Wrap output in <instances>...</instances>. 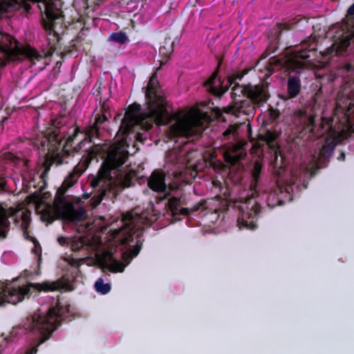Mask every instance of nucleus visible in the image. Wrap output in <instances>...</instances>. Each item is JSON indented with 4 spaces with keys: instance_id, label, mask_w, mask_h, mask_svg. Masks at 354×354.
<instances>
[{
    "instance_id": "nucleus-16",
    "label": "nucleus",
    "mask_w": 354,
    "mask_h": 354,
    "mask_svg": "<svg viewBox=\"0 0 354 354\" xmlns=\"http://www.w3.org/2000/svg\"><path fill=\"white\" fill-rule=\"evenodd\" d=\"M149 187L156 192H165L167 189L165 174L163 171L155 170L148 180Z\"/></svg>"
},
{
    "instance_id": "nucleus-34",
    "label": "nucleus",
    "mask_w": 354,
    "mask_h": 354,
    "mask_svg": "<svg viewBox=\"0 0 354 354\" xmlns=\"http://www.w3.org/2000/svg\"><path fill=\"white\" fill-rule=\"evenodd\" d=\"M57 241L60 245H64L66 243V238L64 236H59L57 239Z\"/></svg>"
},
{
    "instance_id": "nucleus-22",
    "label": "nucleus",
    "mask_w": 354,
    "mask_h": 354,
    "mask_svg": "<svg viewBox=\"0 0 354 354\" xmlns=\"http://www.w3.org/2000/svg\"><path fill=\"white\" fill-rule=\"evenodd\" d=\"M266 203L268 207L273 208L277 205H282L284 201L281 199L276 193H270L266 198Z\"/></svg>"
},
{
    "instance_id": "nucleus-20",
    "label": "nucleus",
    "mask_w": 354,
    "mask_h": 354,
    "mask_svg": "<svg viewBox=\"0 0 354 354\" xmlns=\"http://www.w3.org/2000/svg\"><path fill=\"white\" fill-rule=\"evenodd\" d=\"M109 260L111 261V263H109L106 261L103 262V266L107 268L111 272H122L124 269V266L118 260L115 259L113 257V254L111 253H109Z\"/></svg>"
},
{
    "instance_id": "nucleus-14",
    "label": "nucleus",
    "mask_w": 354,
    "mask_h": 354,
    "mask_svg": "<svg viewBox=\"0 0 354 354\" xmlns=\"http://www.w3.org/2000/svg\"><path fill=\"white\" fill-rule=\"evenodd\" d=\"M134 239H136V241L133 248L130 250L131 258H134L138 254L142 248L143 242L142 232L135 227H131L126 232L122 239V243L128 245L133 242Z\"/></svg>"
},
{
    "instance_id": "nucleus-26",
    "label": "nucleus",
    "mask_w": 354,
    "mask_h": 354,
    "mask_svg": "<svg viewBox=\"0 0 354 354\" xmlns=\"http://www.w3.org/2000/svg\"><path fill=\"white\" fill-rule=\"evenodd\" d=\"M51 207H47L42 212L41 218L44 221L52 223L55 220V213L51 210Z\"/></svg>"
},
{
    "instance_id": "nucleus-29",
    "label": "nucleus",
    "mask_w": 354,
    "mask_h": 354,
    "mask_svg": "<svg viewBox=\"0 0 354 354\" xmlns=\"http://www.w3.org/2000/svg\"><path fill=\"white\" fill-rule=\"evenodd\" d=\"M268 113L270 118L273 121L277 120L281 115L280 111L278 109H274L272 106H270Z\"/></svg>"
},
{
    "instance_id": "nucleus-7",
    "label": "nucleus",
    "mask_w": 354,
    "mask_h": 354,
    "mask_svg": "<svg viewBox=\"0 0 354 354\" xmlns=\"http://www.w3.org/2000/svg\"><path fill=\"white\" fill-rule=\"evenodd\" d=\"M66 283L61 280L46 281L39 283H28L27 285L15 287L11 283H0V306L6 303L17 304L26 297H30L34 292L37 295L40 292H53L64 289Z\"/></svg>"
},
{
    "instance_id": "nucleus-5",
    "label": "nucleus",
    "mask_w": 354,
    "mask_h": 354,
    "mask_svg": "<svg viewBox=\"0 0 354 354\" xmlns=\"http://www.w3.org/2000/svg\"><path fill=\"white\" fill-rule=\"evenodd\" d=\"M231 97L233 104L228 107L229 113L249 115L254 110V106L265 104L270 94L268 86L264 84L246 85L235 84L232 86Z\"/></svg>"
},
{
    "instance_id": "nucleus-32",
    "label": "nucleus",
    "mask_w": 354,
    "mask_h": 354,
    "mask_svg": "<svg viewBox=\"0 0 354 354\" xmlns=\"http://www.w3.org/2000/svg\"><path fill=\"white\" fill-rule=\"evenodd\" d=\"M6 185V183L4 180H0V194H2L5 192V187Z\"/></svg>"
},
{
    "instance_id": "nucleus-6",
    "label": "nucleus",
    "mask_w": 354,
    "mask_h": 354,
    "mask_svg": "<svg viewBox=\"0 0 354 354\" xmlns=\"http://www.w3.org/2000/svg\"><path fill=\"white\" fill-rule=\"evenodd\" d=\"M262 167V164L256 161L252 168L251 193L239 206L237 225L241 230H254L257 228L258 225L257 221L260 217L261 207L256 198L259 196L257 187L261 177Z\"/></svg>"
},
{
    "instance_id": "nucleus-13",
    "label": "nucleus",
    "mask_w": 354,
    "mask_h": 354,
    "mask_svg": "<svg viewBox=\"0 0 354 354\" xmlns=\"http://www.w3.org/2000/svg\"><path fill=\"white\" fill-rule=\"evenodd\" d=\"M352 37L349 35L339 38L324 51L320 52L324 59H330L334 56L342 55L351 44Z\"/></svg>"
},
{
    "instance_id": "nucleus-36",
    "label": "nucleus",
    "mask_w": 354,
    "mask_h": 354,
    "mask_svg": "<svg viewBox=\"0 0 354 354\" xmlns=\"http://www.w3.org/2000/svg\"><path fill=\"white\" fill-rule=\"evenodd\" d=\"M102 82H99V85H97V84H95V87H97V92H98V94H99V95H100V94H101V91H100V90H101V86H102Z\"/></svg>"
},
{
    "instance_id": "nucleus-10",
    "label": "nucleus",
    "mask_w": 354,
    "mask_h": 354,
    "mask_svg": "<svg viewBox=\"0 0 354 354\" xmlns=\"http://www.w3.org/2000/svg\"><path fill=\"white\" fill-rule=\"evenodd\" d=\"M187 205L185 195L171 196L168 199L166 204L167 214H170L176 221L180 220V216H189L192 213L205 209L206 201L201 200L192 207H188Z\"/></svg>"
},
{
    "instance_id": "nucleus-31",
    "label": "nucleus",
    "mask_w": 354,
    "mask_h": 354,
    "mask_svg": "<svg viewBox=\"0 0 354 354\" xmlns=\"http://www.w3.org/2000/svg\"><path fill=\"white\" fill-rule=\"evenodd\" d=\"M108 101V99H100V104L101 106V111L102 112V114H105L109 111V106L106 104V102Z\"/></svg>"
},
{
    "instance_id": "nucleus-18",
    "label": "nucleus",
    "mask_w": 354,
    "mask_h": 354,
    "mask_svg": "<svg viewBox=\"0 0 354 354\" xmlns=\"http://www.w3.org/2000/svg\"><path fill=\"white\" fill-rule=\"evenodd\" d=\"M284 158L279 152L278 154L277 151L275 152L274 160L271 162L272 167V172L274 175L280 176L286 170V165L283 162Z\"/></svg>"
},
{
    "instance_id": "nucleus-11",
    "label": "nucleus",
    "mask_w": 354,
    "mask_h": 354,
    "mask_svg": "<svg viewBox=\"0 0 354 354\" xmlns=\"http://www.w3.org/2000/svg\"><path fill=\"white\" fill-rule=\"evenodd\" d=\"M317 47V42L315 39L310 38L306 40L301 46L292 50L287 56L285 64L290 70L299 73L300 70L306 66L305 60L310 58V53L315 51Z\"/></svg>"
},
{
    "instance_id": "nucleus-12",
    "label": "nucleus",
    "mask_w": 354,
    "mask_h": 354,
    "mask_svg": "<svg viewBox=\"0 0 354 354\" xmlns=\"http://www.w3.org/2000/svg\"><path fill=\"white\" fill-rule=\"evenodd\" d=\"M248 71L249 69H244L229 75L227 76V85L225 86H223L222 82L218 77V72L216 71L204 82V86L214 95L220 97L228 90L230 86L236 84V80L241 81Z\"/></svg>"
},
{
    "instance_id": "nucleus-38",
    "label": "nucleus",
    "mask_w": 354,
    "mask_h": 354,
    "mask_svg": "<svg viewBox=\"0 0 354 354\" xmlns=\"http://www.w3.org/2000/svg\"><path fill=\"white\" fill-rule=\"evenodd\" d=\"M83 197H84V198H89V194H86V193H84V194H83Z\"/></svg>"
},
{
    "instance_id": "nucleus-24",
    "label": "nucleus",
    "mask_w": 354,
    "mask_h": 354,
    "mask_svg": "<svg viewBox=\"0 0 354 354\" xmlns=\"http://www.w3.org/2000/svg\"><path fill=\"white\" fill-rule=\"evenodd\" d=\"M95 288L97 292L105 295L111 290L109 283H104L103 279L100 278L95 283Z\"/></svg>"
},
{
    "instance_id": "nucleus-35",
    "label": "nucleus",
    "mask_w": 354,
    "mask_h": 354,
    "mask_svg": "<svg viewBox=\"0 0 354 354\" xmlns=\"http://www.w3.org/2000/svg\"><path fill=\"white\" fill-rule=\"evenodd\" d=\"M348 15H354V3L349 7L347 11Z\"/></svg>"
},
{
    "instance_id": "nucleus-30",
    "label": "nucleus",
    "mask_w": 354,
    "mask_h": 354,
    "mask_svg": "<svg viewBox=\"0 0 354 354\" xmlns=\"http://www.w3.org/2000/svg\"><path fill=\"white\" fill-rule=\"evenodd\" d=\"M0 158L11 162H15L18 159L14 153L10 152L4 153L1 156H0Z\"/></svg>"
},
{
    "instance_id": "nucleus-8",
    "label": "nucleus",
    "mask_w": 354,
    "mask_h": 354,
    "mask_svg": "<svg viewBox=\"0 0 354 354\" xmlns=\"http://www.w3.org/2000/svg\"><path fill=\"white\" fill-rule=\"evenodd\" d=\"M62 138L59 129H54L48 131L45 136L34 142L37 149L44 156V160L40 167L44 168V170L39 175L43 182V187L46 185V178L51 166L54 164L59 166L64 162L62 156L58 153L62 144Z\"/></svg>"
},
{
    "instance_id": "nucleus-40",
    "label": "nucleus",
    "mask_w": 354,
    "mask_h": 354,
    "mask_svg": "<svg viewBox=\"0 0 354 354\" xmlns=\"http://www.w3.org/2000/svg\"><path fill=\"white\" fill-rule=\"evenodd\" d=\"M80 248H73V250H79Z\"/></svg>"
},
{
    "instance_id": "nucleus-25",
    "label": "nucleus",
    "mask_w": 354,
    "mask_h": 354,
    "mask_svg": "<svg viewBox=\"0 0 354 354\" xmlns=\"http://www.w3.org/2000/svg\"><path fill=\"white\" fill-rule=\"evenodd\" d=\"M110 39L120 44H124L128 40V37L125 32H118L111 34Z\"/></svg>"
},
{
    "instance_id": "nucleus-19",
    "label": "nucleus",
    "mask_w": 354,
    "mask_h": 354,
    "mask_svg": "<svg viewBox=\"0 0 354 354\" xmlns=\"http://www.w3.org/2000/svg\"><path fill=\"white\" fill-rule=\"evenodd\" d=\"M301 91V84L299 78L292 77L288 81V95L289 98L297 97Z\"/></svg>"
},
{
    "instance_id": "nucleus-15",
    "label": "nucleus",
    "mask_w": 354,
    "mask_h": 354,
    "mask_svg": "<svg viewBox=\"0 0 354 354\" xmlns=\"http://www.w3.org/2000/svg\"><path fill=\"white\" fill-rule=\"evenodd\" d=\"M108 121L106 115H97L93 124L85 129L84 139L92 142L95 138L100 136L99 126Z\"/></svg>"
},
{
    "instance_id": "nucleus-33",
    "label": "nucleus",
    "mask_w": 354,
    "mask_h": 354,
    "mask_svg": "<svg viewBox=\"0 0 354 354\" xmlns=\"http://www.w3.org/2000/svg\"><path fill=\"white\" fill-rule=\"evenodd\" d=\"M136 140H137L138 141H139V142H142V143H144V142H145V139H146V138H142V134H140V133H137V134L136 135Z\"/></svg>"
},
{
    "instance_id": "nucleus-1",
    "label": "nucleus",
    "mask_w": 354,
    "mask_h": 354,
    "mask_svg": "<svg viewBox=\"0 0 354 354\" xmlns=\"http://www.w3.org/2000/svg\"><path fill=\"white\" fill-rule=\"evenodd\" d=\"M145 97V108L139 115L138 113L141 110L140 104L134 102L129 106L116 134V136L122 137V140L110 149L97 176L90 182V186L96 190L90 201L92 208L97 207L104 198L113 202L122 190L132 185L131 174L124 173L121 168L129 156L124 143L135 124L149 131L153 124L158 126L165 125L176 120L175 124L169 127V133L171 136L189 137L192 133V127L189 121L180 119L178 113L169 112V109L171 106L160 87L157 72L153 73L149 78L146 86Z\"/></svg>"
},
{
    "instance_id": "nucleus-39",
    "label": "nucleus",
    "mask_w": 354,
    "mask_h": 354,
    "mask_svg": "<svg viewBox=\"0 0 354 354\" xmlns=\"http://www.w3.org/2000/svg\"><path fill=\"white\" fill-rule=\"evenodd\" d=\"M34 252H35L36 254H38V251H37V248H36V247H35V248Z\"/></svg>"
},
{
    "instance_id": "nucleus-3",
    "label": "nucleus",
    "mask_w": 354,
    "mask_h": 354,
    "mask_svg": "<svg viewBox=\"0 0 354 354\" xmlns=\"http://www.w3.org/2000/svg\"><path fill=\"white\" fill-rule=\"evenodd\" d=\"M354 111V93L346 95L338 93L333 116L322 117L317 124V115L310 107L295 111L293 118L298 137L303 140L318 139L327 136L318 155L317 168L323 167L332 156L335 147L344 138V129L350 123V113Z\"/></svg>"
},
{
    "instance_id": "nucleus-2",
    "label": "nucleus",
    "mask_w": 354,
    "mask_h": 354,
    "mask_svg": "<svg viewBox=\"0 0 354 354\" xmlns=\"http://www.w3.org/2000/svg\"><path fill=\"white\" fill-rule=\"evenodd\" d=\"M40 3L41 10L44 9V17L42 18V26L46 32V42L43 45L41 52L30 45L19 46L16 42L14 49L10 50L13 60L26 59L32 64H35L44 58L51 57L54 53L65 55L72 54L78 50L77 44L82 39V30L73 39L70 45L62 48V35L64 33V16L62 10L61 0H0V11L3 12L14 10L28 13L31 9V3Z\"/></svg>"
},
{
    "instance_id": "nucleus-42",
    "label": "nucleus",
    "mask_w": 354,
    "mask_h": 354,
    "mask_svg": "<svg viewBox=\"0 0 354 354\" xmlns=\"http://www.w3.org/2000/svg\"><path fill=\"white\" fill-rule=\"evenodd\" d=\"M39 253H41V248L40 247L39 248ZM39 255H41V254H39Z\"/></svg>"
},
{
    "instance_id": "nucleus-4",
    "label": "nucleus",
    "mask_w": 354,
    "mask_h": 354,
    "mask_svg": "<svg viewBox=\"0 0 354 354\" xmlns=\"http://www.w3.org/2000/svg\"><path fill=\"white\" fill-rule=\"evenodd\" d=\"M73 318V314L70 311V305L62 304L59 301H57L55 306L50 307L46 314L35 313L27 318L24 323L25 329L38 334L41 339L35 346L28 348L25 354H36L38 346L49 339L62 321L70 322Z\"/></svg>"
},
{
    "instance_id": "nucleus-17",
    "label": "nucleus",
    "mask_w": 354,
    "mask_h": 354,
    "mask_svg": "<svg viewBox=\"0 0 354 354\" xmlns=\"http://www.w3.org/2000/svg\"><path fill=\"white\" fill-rule=\"evenodd\" d=\"M246 153L238 147H234L232 150L227 151L224 154L225 161L231 165L239 163L241 160L244 159Z\"/></svg>"
},
{
    "instance_id": "nucleus-9",
    "label": "nucleus",
    "mask_w": 354,
    "mask_h": 354,
    "mask_svg": "<svg viewBox=\"0 0 354 354\" xmlns=\"http://www.w3.org/2000/svg\"><path fill=\"white\" fill-rule=\"evenodd\" d=\"M84 169L75 166L73 171L65 178L60 187L57 189L55 197V207L56 211L67 221L80 222L86 217V211L83 207L75 209L65 198V194L68 189L73 186L83 174Z\"/></svg>"
},
{
    "instance_id": "nucleus-37",
    "label": "nucleus",
    "mask_w": 354,
    "mask_h": 354,
    "mask_svg": "<svg viewBox=\"0 0 354 354\" xmlns=\"http://www.w3.org/2000/svg\"><path fill=\"white\" fill-rule=\"evenodd\" d=\"M345 159V153L344 152H341L339 156L338 157V160H344Z\"/></svg>"
},
{
    "instance_id": "nucleus-23",
    "label": "nucleus",
    "mask_w": 354,
    "mask_h": 354,
    "mask_svg": "<svg viewBox=\"0 0 354 354\" xmlns=\"http://www.w3.org/2000/svg\"><path fill=\"white\" fill-rule=\"evenodd\" d=\"M164 44L165 45L160 47L159 53L167 59L174 50L173 42H170V39H165Z\"/></svg>"
},
{
    "instance_id": "nucleus-28",
    "label": "nucleus",
    "mask_w": 354,
    "mask_h": 354,
    "mask_svg": "<svg viewBox=\"0 0 354 354\" xmlns=\"http://www.w3.org/2000/svg\"><path fill=\"white\" fill-rule=\"evenodd\" d=\"M238 131V126L235 124L230 125L229 127L223 133L222 136L224 138H229L231 135H235Z\"/></svg>"
},
{
    "instance_id": "nucleus-21",
    "label": "nucleus",
    "mask_w": 354,
    "mask_h": 354,
    "mask_svg": "<svg viewBox=\"0 0 354 354\" xmlns=\"http://www.w3.org/2000/svg\"><path fill=\"white\" fill-rule=\"evenodd\" d=\"M8 218L6 209L0 205V240H3L7 236V232L3 228Z\"/></svg>"
},
{
    "instance_id": "nucleus-41",
    "label": "nucleus",
    "mask_w": 354,
    "mask_h": 354,
    "mask_svg": "<svg viewBox=\"0 0 354 354\" xmlns=\"http://www.w3.org/2000/svg\"><path fill=\"white\" fill-rule=\"evenodd\" d=\"M109 95H111V88H109Z\"/></svg>"
},
{
    "instance_id": "nucleus-27",
    "label": "nucleus",
    "mask_w": 354,
    "mask_h": 354,
    "mask_svg": "<svg viewBox=\"0 0 354 354\" xmlns=\"http://www.w3.org/2000/svg\"><path fill=\"white\" fill-rule=\"evenodd\" d=\"M84 132H85V131H81L80 129L78 127H76L73 129V133L71 136H69L66 138V140H65V142H64V145H63V147H65L66 146L71 145V142H73V140L76 138V137L77 136L79 133H82L84 134Z\"/></svg>"
}]
</instances>
